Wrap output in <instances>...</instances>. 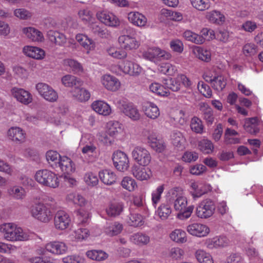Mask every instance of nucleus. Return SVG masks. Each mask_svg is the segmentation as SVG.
Instances as JSON below:
<instances>
[{"mask_svg": "<svg viewBox=\"0 0 263 263\" xmlns=\"http://www.w3.org/2000/svg\"><path fill=\"white\" fill-rule=\"evenodd\" d=\"M199 110L201 111L203 119L206 121L212 124L214 121V117L212 108L205 103L201 102L199 104Z\"/></svg>", "mask_w": 263, "mask_h": 263, "instance_id": "34", "label": "nucleus"}, {"mask_svg": "<svg viewBox=\"0 0 263 263\" xmlns=\"http://www.w3.org/2000/svg\"><path fill=\"white\" fill-rule=\"evenodd\" d=\"M76 39L81 45L88 51L94 48V43L93 41L84 34H77L76 36Z\"/></svg>", "mask_w": 263, "mask_h": 263, "instance_id": "41", "label": "nucleus"}, {"mask_svg": "<svg viewBox=\"0 0 263 263\" xmlns=\"http://www.w3.org/2000/svg\"><path fill=\"white\" fill-rule=\"evenodd\" d=\"M121 186L129 192H133L137 185L135 180L130 177H124L121 183Z\"/></svg>", "mask_w": 263, "mask_h": 263, "instance_id": "53", "label": "nucleus"}, {"mask_svg": "<svg viewBox=\"0 0 263 263\" xmlns=\"http://www.w3.org/2000/svg\"><path fill=\"white\" fill-rule=\"evenodd\" d=\"M116 105L121 112L132 120L138 121L140 119L139 111L133 103L120 99L117 100Z\"/></svg>", "mask_w": 263, "mask_h": 263, "instance_id": "4", "label": "nucleus"}, {"mask_svg": "<svg viewBox=\"0 0 263 263\" xmlns=\"http://www.w3.org/2000/svg\"><path fill=\"white\" fill-rule=\"evenodd\" d=\"M170 237L172 240L178 243H183L187 240L185 232L181 229H176L172 232Z\"/></svg>", "mask_w": 263, "mask_h": 263, "instance_id": "44", "label": "nucleus"}, {"mask_svg": "<svg viewBox=\"0 0 263 263\" xmlns=\"http://www.w3.org/2000/svg\"><path fill=\"white\" fill-rule=\"evenodd\" d=\"M127 222L129 225L135 227H140L144 224L142 216L138 213H130Z\"/></svg>", "mask_w": 263, "mask_h": 263, "instance_id": "48", "label": "nucleus"}, {"mask_svg": "<svg viewBox=\"0 0 263 263\" xmlns=\"http://www.w3.org/2000/svg\"><path fill=\"white\" fill-rule=\"evenodd\" d=\"M195 256L200 263H214L211 255L203 250H198L195 253Z\"/></svg>", "mask_w": 263, "mask_h": 263, "instance_id": "46", "label": "nucleus"}, {"mask_svg": "<svg viewBox=\"0 0 263 263\" xmlns=\"http://www.w3.org/2000/svg\"><path fill=\"white\" fill-rule=\"evenodd\" d=\"M23 33L33 42H41L44 40L43 33L33 27H27L23 29Z\"/></svg>", "mask_w": 263, "mask_h": 263, "instance_id": "27", "label": "nucleus"}, {"mask_svg": "<svg viewBox=\"0 0 263 263\" xmlns=\"http://www.w3.org/2000/svg\"><path fill=\"white\" fill-rule=\"evenodd\" d=\"M198 147L199 149L205 154H210L214 149L213 143L208 139H202L199 141Z\"/></svg>", "mask_w": 263, "mask_h": 263, "instance_id": "56", "label": "nucleus"}, {"mask_svg": "<svg viewBox=\"0 0 263 263\" xmlns=\"http://www.w3.org/2000/svg\"><path fill=\"white\" fill-rule=\"evenodd\" d=\"M54 220L55 228L61 230L68 228L71 222L69 215L62 210L57 212Z\"/></svg>", "mask_w": 263, "mask_h": 263, "instance_id": "10", "label": "nucleus"}, {"mask_svg": "<svg viewBox=\"0 0 263 263\" xmlns=\"http://www.w3.org/2000/svg\"><path fill=\"white\" fill-rule=\"evenodd\" d=\"M23 52L27 56L36 60L43 59L45 55L44 50L34 46H25L23 48Z\"/></svg>", "mask_w": 263, "mask_h": 263, "instance_id": "24", "label": "nucleus"}, {"mask_svg": "<svg viewBox=\"0 0 263 263\" xmlns=\"http://www.w3.org/2000/svg\"><path fill=\"white\" fill-rule=\"evenodd\" d=\"M62 83L65 87L80 86L82 85L83 82L80 79L76 77L67 74L62 77Z\"/></svg>", "mask_w": 263, "mask_h": 263, "instance_id": "38", "label": "nucleus"}, {"mask_svg": "<svg viewBox=\"0 0 263 263\" xmlns=\"http://www.w3.org/2000/svg\"><path fill=\"white\" fill-rule=\"evenodd\" d=\"M127 18L133 25L139 27H144L146 25L147 18L143 14L137 11H132L128 13Z\"/></svg>", "mask_w": 263, "mask_h": 263, "instance_id": "15", "label": "nucleus"}, {"mask_svg": "<svg viewBox=\"0 0 263 263\" xmlns=\"http://www.w3.org/2000/svg\"><path fill=\"white\" fill-rule=\"evenodd\" d=\"M162 83L169 91L170 90L173 91H178L180 89V83L179 82L178 77L174 79H163Z\"/></svg>", "mask_w": 263, "mask_h": 263, "instance_id": "45", "label": "nucleus"}, {"mask_svg": "<svg viewBox=\"0 0 263 263\" xmlns=\"http://www.w3.org/2000/svg\"><path fill=\"white\" fill-rule=\"evenodd\" d=\"M7 135L9 139L16 144H21L25 141L26 133L19 127L10 128L7 132Z\"/></svg>", "mask_w": 263, "mask_h": 263, "instance_id": "11", "label": "nucleus"}, {"mask_svg": "<svg viewBox=\"0 0 263 263\" xmlns=\"http://www.w3.org/2000/svg\"><path fill=\"white\" fill-rule=\"evenodd\" d=\"M133 159L140 165H148L152 159L149 151L145 147L137 146L134 147L132 152Z\"/></svg>", "mask_w": 263, "mask_h": 263, "instance_id": "7", "label": "nucleus"}, {"mask_svg": "<svg viewBox=\"0 0 263 263\" xmlns=\"http://www.w3.org/2000/svg\"><path fill=\"white\" fill-rule=\"evenodd\" d=\"M45 249L52 254L59 255L65 253L67 250V247L63 242L51 241L46 245Z\"/></svg>", "mask_w": 263, "mask_h": 263, "instance_id": "19", "label": "nucleus"}, {"mask_svg": "<svg viewBox=\"0 0 263 263\" xmlns=\"http://www.w3.org/2000/svg\"><path fill=\"white\" fill-rule=\"evenodd\" d=\"M184 37L187 41L196 44H201L205 41V38L190 30H186L183 33Z\"/></svg>", "mask_w": 263, "mask_h": 263, "instance_id": "42", "label": "nucleus"}, {"mask_svg": "<svg viewBox=\"0 0 263 263\" xmlns=\"http://www.w3.org/2000/svg\"><path fill=\"white\" fill-rule=\"evenodd\" d=\"M89 27L92 32L101 37H107L108 33L103 27L100 26L98 23L91 22L89 24Z\"/></svg>", "mask_w": 263, "mask_h": 263, "instance_id": "55", "label": "nucleus"}, {"mask_svg": "<svg viewBox=\"0 0 263 263\" xmlns=\"http://www.w3.org/2000/svg\"><path fill=\"white\" fill-rule=\"evenodd\" d=\"M143 56L146 59L155 62L156 60L161 58L167 59L171 55L159 48H153L145 52Z\"/></svg>", "mask_w": 263, "mask_h": 263, "instance_id": "12", "label": "nucleus"}, {"mask_svg": "<svg viewBox=\"0 0 263 263\" xmlns=\"http://www.w3.org/2000/svg\"><path fill=\"white\" fill-rule=\"evenodd\" d=\"M172 144L176 147L184 148L185 139L182 134L178 130H174L171 135Z\"/></svg>", "mask_w": 263, "mask_h": 263, "instance_id": "37", "label": "nucleus"}, {"mask_svg": "<svg viewBox=\"0 0 263 263\" xmlns=\"http://www.w3.org/2000/svg\"><path fill=\"white\" fill-rule=\"evenodd\" d=\"M84 179L88 185L92 186L96 185L99 181L97 174L92 172L86 173Z\"/></svg>", "mask_w": 263, "mask_h": 263, "instance_id": "61", "label": "nucleus"}, {"mask_svg": "<svg viewBox=\"0 0 263 263\" xmlns=\"http://www.w3.org/2000/svg\"><path fill=\"white\" fill-rule=\"evenodd\" d=\"M103 85L108 90L116 91L120 87V82L119 80L114 76L105 74L101 79Z\"/></svg>", "mask_w": 263, "mask_h": 263, "instance_id": "17", "label": "nucleus"}, {"mask_svg": "<svg viewBox=\"0 0 263 263\" xmlns=\"http://www.w3.org/2000/svg\"><path fill=\"white\" fill-rule=\"evenodd\" d=\"M190 1L193 7L200 11H205L211 7L209 0H190Z\"/></svg>", "mask_w": 263, "mask_h": 263, "instance_id": "52", "label": "nucleus"}, {"mask_svg": "<svg viewBox=\"0 0 263 263\" xmlns=\"http://www.w3.org/2000/svg\"><path fill=\"white\" fill-rule=\"evenodd\" d=\"M58 165L62 172L68 174L72 173L76 169L74 163L69 158L66 156H63L60 158V161L58 162Z\"/></svg>", "mask_w": 263, "mask_h": 263, "instance_id": "26", "label": "nucleus"}, {"mask_svg": "<svg viewBox=\"0 0 263 263\" xmlns=\"http://www.w3.org/2000/svg\"><path fill=\"white\" fill-rule=\"evenodd\" d=\"M243 127L247 132L251 134H256L259 131L258 119L256 117L246 119Z\"/></svg>", "mask_w": 263, "mask_h": 263, "instance_id": "28", "label": "nucleus"}, {"mask_svg": "<svg viewBox=\"0 0 263 263\" xmlns=\"http://www.w3.org/2000/svg\"><path fill=\"white\" fill-rule=\"evenodd\" d=\"M189 119V114L184 110H179L176 112L174 117V121L181 125L185 124Z\"/></svg>", "mask_w": 263, "mask_h": 263, "instance_id": "54", "label": "nucleus"}, {"mask_svg": "<svg viewBox=\"0 0 263 263\" xmlns=\"http://www.w3.org/2000/svg\"><path fill=\"white\" fill-rule=\"evenodd\" d=\"M0 232L5 239L8 241H24L28 239V236L23 229L12 223H5L0 225Z\"/></svg>", "mask_w": 263, "mask_h": 263, "instance_id": "1", "label": "nucleus"}, {"mask_svg": "<svg viewBox=\"0 0 263 263\" xmlns=\"http://www.w3.org/2000/svg\"><path fill=\"white\" fill-rule=\"evenodd\" d=\"M108 129L107 131L108 134L111 135L114 138L121 134L123 130V127L121 123L116 121H109L108 124Z\"/></svg>", "mask_w": 263, "mask_h": 263, "instance_id": "31", "label": "nucleus"}, {"mask_svg": "<svg viewBox=\"0 0 263 263\" xmlns=\"http://www.w3.org/2000/svg\"><path fill=\"white\" fill-rule=\"evenodd\" d=\"M9 194L15 199H23L26 196V191L20 186H14L8 190Z\"/></svg>", "mask_w": 263, "mask_h": 263, "instance_id": "47", "label": "nucleus"}, {"mask_svg": "<svg viewBox=\"0 0 263 263\" xmlns=\"http://www.w3.org/2000/svg\"><path fill=\"white\" fill-rule=\"evenodd\" d=\"M35 179L40 184L52 188L59 186L60 182L57 175L48 170H41L36 172Z\"/></svg>", "mask_w": 263, "mask_h": 263, "instance_id": "2", "label": "nucleus"}, {"mask_svg": "<svg viewBox=\"0 0 263 263\" xmlns=\"http://www.w3.org/2000/svg\"><path fill=\"white\" fill-rule=\"evenodd\" d=\"M123 229V224L119 221L107 222L104 227V233L109 236L120 234Z\"/></svg>", "mask_w": 263, "mask_h": 263, "instance_id": "22", "label": "nucleus"}, {"mask_svg": "<svg viewBox=\"0 0 263 263\" xmlns=\"http://www.w3.org/2000/svg\"><path fill=\"white\" fill-rule=\"evenodd\" d=\"M120 67L124 73L132 76L138 75L141 72V67L138 64L128 60L123 61Z\"/></svg>", "mask_w": 263, "mask_h": 263, "instance_id": "21", "label": "nucleus"}, {"mask_svg": "<svg viewBox=\"0 0 263 263\" xmlns=\"http://www.w3.org/2000/svg\"><path fill=\"white\" fill-rule=\"evenodd\" d=\"M187 201L186 198L183 196L175 199L174 200V208L176 211L181 212L178 214L177 217L181 219H186L189 218L194 210L193 205L187 207Z\"/></svg>", "mask_w": 263, "mask_h": 263, "instance_id": "5", "label": "nucleus"}, {"mask_svg": "<svg viewBox=\"0 0 263 263\" xmlns=\"http://www.w3.org/2000/svg\"><path fill=\"white\" fill-rule=\"evenodd\" d=\"M47 37L49 41L55 45L64 46L67 42L65 35L57 31L49 30L47 32Z\"/></svg>", "mask_w": 263, "mask_h": 263, "instance_id": "23", "label": "nucleus"}, {"mask_svg": "<svg viewBox=\"0 0 263 263\" xmlns=\"http://www.w3.org/2000/svg\"><path fill=\"white\" fill-rule=\"evenodd\" d=\"M191 128L192 131L197 134H202L203 130L202 122L198 118L193 117L191 122Z\"/></svg>", "mask_w": 263, "mask_h": 263, "instance_id": "58", "label": "nucleus"}, {"mask_svg": "<svg viewBox=\"0 0 263 263\" xmlns=\"http://www.w3.org/2000/svg\"><path fill=\"white\" fill-rule=\"evenodd\" d=\"M30 211L32 216L40 221L48 222L52 219L51 211L46 204L42 203H35L31 205Z\"/></svg>", "mask_w": 263, "mask_h": 263, "instance_id": "3", "label": "nucleus"}, {"mask_svg": "<svg viewBox=\"0 0 263 263\" xmlns=\"http://www.w3.org/2000/svg\"><path fill=\"white\" fill-rule=\"evenodd\" d=\"M11 93L17 101L24 104H28L32 100L31 95L28 91L22 88H13L11 89Z\"/></svg>", "mask_w": 263, "mask_h": 263, "instance_id": "16", "label": "nucleus"}, {"mask_svg": "<svg viewBox=\"0 0 263 263\" xmlns=\"http://www.w3.org/2000/svg\"><path fill=\"white\" fill-rule=\"evenodd\" d=\"M193 52L197 58L204 62H209L211 60V51L209 50L196 46L193 48Z\"/></svg>", "mask_w": 263, "mask_h": 263, "instance_id": "33", "label": "nucleus"}, {"mask_svg": "<svg viewBox=\"0 0 263 263\" xmlns=\"http://www.w3.org/2000/svg\"><path fill=\"white\" fill-rule=\"evenodd\" d=\"M212 87L218 91L222 90L226 85L224 78L221 76L214 77V80L211 84Z\"/></svg>", "mask_w": 263, "mask_h": 263, "instance_id": "60", "label": "nucleus"}, {"mask_svg": "<svg viewBox=\"0 0 263 263\" xmlns=\"http://www.w3.org/2000/svg\"><path fill=\"white\" fill-rule=\"evenodd\" d=\"M118 42L121 48L126 50L137 49L139 46L135 37H129L128 35H120Z\"/></svg>", "mask_w": 263, "mask_h": 263, "instance_id": "14", "label": "nucleus"}, {"mask_svg": "<svg viewBox=\"0 0 263 263\" xmlns=\"http://www.w3.org/2000/svg\"><path fill=\"white\" fill-rule=\"evenodd\" d=\"M143 110L145 115L152 119H156L160 115L158 107L156 104L152 102H147L143 106Z\"/></svg>", "mask_w": 263, "mask_h": 263, "instance_id": "29", "label": "nucleus"}, {"mask_svg": "<svg viewBox=\"0 0 263 263\" xmlns=\"http://www.w3.org/2000/svg\"><path fill=\"white\" fill-rule=\"evenodd\" d=\"M149 89L159 96L167 97L170 94V92L163 83L161 85L158 83H153L149 85Z\"/></svg>", "mask_w": 263, "mask_h": 263, "instance_id": "35", "label": "nucleus"}, {"mask_svg": "<svg viewBox=\"0 0 263 263\" xmlns=\"http://www.w3.org/2000/svg\"><path fill=\"white\" fill-rule=\"evenodd\" d=\"M215 210L214 202L210 199H206L199 203L197 206L196 215L198 218L206 219L213 215Z\"/></svg>", "mask_w": 263, "mask_h": 263, "instance_id": "6", "label": "nucleus"}, {"mask_svg": "<svg viewBox=\"0 0 263 263\" xmlns=\"http://www.w3.org/2000/svg\"><path fill=\"white\" fill-rule=\"evenodd\" d=\"M86 255L89 258L99 261L105 260L108 257V254L101 250H89Z\"/></svg>", "mask_w": 263, "mask_h": 263, "instance_id": "36", "label": "nucleus"}, {"mask_svg": "<svg viewBox=\"0 0 263 263\" xmlns=\"http://www.w3.org/2000/svg\"><path fill=\"white\" fill-rule=\"evenodd\" d=\"M92 109L100 115L106 116L111 113V109L109 104L104 101L97 100L91 104Z\"/></svg>", "mask_w": 263, "mask_h": 263, "instance_id": "20", "label": "nucleus"}, {"mask_svg": "<svg viewBox=\"0 0 263 263\" xmlns=\"http://www.w3.org/2000/svg\"><path fill=\"white\" fill-rule=\"evenodd\" d=\"M186 230L190 234L200 237L206 236L210 232V229L206 225L197 223L190 224Z\"/></svg>", "mask_w": 263, "mask_h": 263, "instance_id": "13", "label": "nucleus"}, {"mask_svg": "<svg viewBox=\"0 0 263 263\" xmlns=\"http://www.w3.org/2000/svg\"><path fill=\"white\" fill-rule=\"evenodd\" d=\"M133 176L140 180H146L150 178L152 173L150 170L141 167L136 165H134L132 168Z\"/></svg>", "mask_w": 263, "mask_h": 263, "instance_id": "25", "label": "nucleus"}, {"mask_svg": "<svg viewBox=\"0 0 263 263\" xmlns=\"http://www.w3.org/2000/svg\"><path fill=\"white\" fill-rule=\"evenodd\" d=\"M198 89L206 98H209L212 97V92L210 87L203 82L201 81L198 83Z\"/></svg>", "mask_w": 263, "mask_h": 263, "instance_id": "64", "label": "nucleus"}, {"mask_svg": "<svg viewBox=\"0 0 263 263\" xmlns=\"http://www.w3.org/2000/svg\"><path fill=\"white\" fill-rule=\"evenodd\" d=\"M229 243L230 241L227 237L220 236L207 239L205 242V245L208 248L213 249L219 247H226Z\"/></svg>", "mask_w": 263, "mask_h": 263, "instance_id": "18", "label": "nucleus"}, {"mask_svg": "<svg viewBox=\"0 0 263 263\" xmlns=\"http://www.w3.org/2000/svg\"><path fill=\"white\" fill-rule=\"evenodd\" d=\"M115 47H110L107 49L108 54L117 59H123L127 57V52L123 50Z\"/></svg>", "mask_w": 263, "mask_h": 263, "instance_id": "50", "label": "nucleus"}, {"mask_svg": "<svg viewBox=\"0 0 263 263\" xmlns=\"http://www.w3.org/2000/svg\"><path fill=\"white\" fill-rule=\"evenodd\" d=\"M37 92L46 100L53 102L57 100L58 95L57 92L49 85L44 83L36 84Z\"/></svg>", "mask_w": 263, "mask_h": 263, "instance_id": "9", "label": "nucleus"}, {"mask_svg": "<svg viewBox=\"0 0 263 263\" xmlns=\"http://www.w3.org/2000/svg\"><path fill=\"white\" fill-rule=\"evenodd\" d=\"M64 263H84L85 259L77 254L68 255L62 259Z\"/></svg>", "mask_w": 263, "mask_h": 263, "instance_id": "62", "label": "nucleus"}, {"mask_svg": "<svg viewBox=\"0 0 263 263\" xmlns=\"http://www.w3.org/2000/svg\"><path fill=\"white\" fill-rule=\"evenodd\" d=\"M100 180L105 184L111 185L116 182V175L109 170H104L99 172Z\"/></svg>", "mask_w": 263, "mask_h": 263, "instance_id": "32", "label": "nucleus"}, {"mask_svg": "<svg viewBox=\"0 0 263 263\" xmlns=\"http://www.w3.org/2000/svg\"><path fill=\"white\" fill-rule=\"evenodd\" d=\"M158 70L162 73L168 76L173 75L177 69L176 67L168 63H162L158 68Z\"/></svg>", "mask_w": 263, "mask_h": 263, "instance_id": "59", "label": "nucleus"}, {"mask_svg": "<svg viewBox=\"0 0 263 263\" xmlns=\"http://www.w3.org/2000/svg\"><path fill=\"white\" fill-rule=\"evenodd\" d=\"M71 92L73 97L81 102L87 101L90 96L88 90L83 88H80L79 86L76 87Z\"/></svg>", "mask_w": 263, "mask_h": 263, "instance_id": "39", "label": "nucleus"}, {"mask_svg": "<svg viewBox=\"0 0 263 263\" xmlns=\"http://www.w3.org/2000/svg\"><path fill=\"white\" fill-rule=\"evenodd\" d=\"M157 213L162 220L166 219L172 213L170 206L166 204H161L158 208Z\"/></svg>", "mask_w": 263, "mask_h": 263, "instance_id": "57", "label": "nucleus"}, {"mask_svg": "<svg viewBox=\"0 0 263 263\" xmlns=\"http://www.w3.org/2000/svg\"><path fill=\"white\" fill-rule=\"evenodd\" d=\"M206 16L210 22L217 24H221L225 21L224 16L219 11L216 10L208 12Z\"/></svg>", "mask_w": 263, "mask_h": 263, "instance_id": "43", "label": "nucleus"}, {"mask_svg": "<svg viewBox=\"0 0 263 263\" xmlns=\"http://www.w3.org/2000/svg\"><path fill=\"white\" fill-rule=\"evenodd\" d=\"M123 204L119 203H111L106 209L107 214L111 217L119 215L123 210Z\"/></svg>", "mask_w": 263, "mask_h": 263, "instance_id": "49", "label": "nucleus"}, {"mask_svg": "<svg viewBox=\"0 0 263 263\" xmlns=\"http://www.w3.org/2000/svg\"><path fill=\"white\" fill-rule=\"evenodd\" d=\"M112 159L115 167L120 172L126 171L129 166L128 156L123 152L117 151L114 152Z\"/></svg>", "mask_w": 263, "mask_h": 263, "instance_id": "8", "label": "nucleus"}, {"mask_svg": "<svg viewBox=\"0 0 263 263\" xmlns=\"http://www.w3.org/2000/svg\"><path fill=\"white\" fill-rule=\"evenodd\" d=\"M130 240L137 245H145L149 242L150 238L145 234L137 233L130 236Z\"/></svg>", "mask_w": 263, "mask_h": 263, "instance_id": "40", "label": "nucleus"}, {"mask_svg": "<svg viewBox=\"0 0 263 263\" xmlns=\"http://www.w3.org/2000/svg\"><path fill=\"white\" fill-rule=\"evenodd\" d=\"M77 217L79 222L84 224L89 222L90 218V214L88 211L84 210H79L77 212Z\"/></svg>", "mask_w": 263, "mask_h": 263, "instance_id": "63", "label": "nucleus"}, {"mask_svg": "<svg viewBox=\"0 0 263 263\" xmlns=\"http://www.w3.org/2000/svg\"><path fill=\"white\" fill-rule=\"evenodd\" d=\"M148 143L150 146L157 152L161 153L164 151L165 147L164 142L158 139L155 134H151L147 138Z\"/></svg>", "mask_w": 263, "mask_h": 263, "instance_id": "30", "label": "nucleus"}, {"mask_svg": "<svg viewBox=\"0 0 263 263\" xmlns=\"http://www.w3.org/2000/svg\"><path fill=\"white\" fill-rule=\"evenodd\" d=\"M164 190V184L159 185L155 190L152 192V202L153 205L156 208L158 203L160 202L161 195Z\"/></svg>", "mask_w": 263, "mask_h": 263, "instance_id": "51", "label": "nucleus"}]
</instances>
